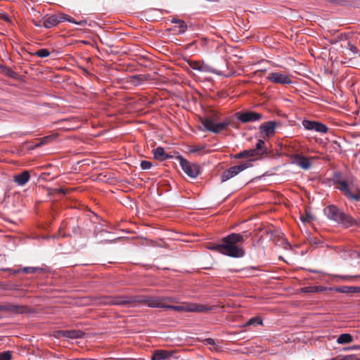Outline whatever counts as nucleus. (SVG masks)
I'll use <instances>...</instances> for the list:
<instances>
[{
    "label": "nucleus",
    "instance_id": "nucleus-1",
    "mask_svg": "<svg viewBox=\"0 0 360 360\" xmlns=\"http://www.w3.org/2000/svg\"><path fill=\"white\" fill-rule=\"evenodd\" d=\"M244 236L240 233H231L221 240L223 255L231 257H242L245 250L242 247Z\"/></svg>",
    "mask_w": 360,
    "mask_h": 360
},
{
    "label": "nucleus",
    "instance_id": "nucleus-2",
    "mask_svg": "<svg viewBox=\"0 0 360 360\" xmlns=\"http://www.w3.org/2000/svg\"><path fill=\"white\" fill-rule=\"evenodd\" d=\"M324 213L331 220L338 224H342L345 227L349 228L353 225L360 226L354 219L350 216L345 214L335 205H329L324 209Z\"/></svg>",
    "mask_w": 360,
    "mask_h": 360
},
{
    "label": "nucleus",
    "instance_id": "nucleus-3",
    "mask_svg": "<svg viewBox=\"0 0 360 360\" xmlns=\"http://www.w3.org/2000/svg\"><path fill=\"white\" fill-rule=\"evenodd\" d=\"M165 309H170L177 311H191V312H206L211 309L206 305L198 304L195 303H185L182 305L174 306L165 304Z\"/></svg>",
    "mask_w": 360,
    "mask_h": 360
},
{
    "label": "nucleus",
    "instance_id": "nucleus-4",
    "mask_svg": "<svg viewBox=\"0 0 360 360\" xmlns=\"http://www.w3.org/2000/svg\"><path fill=\"white\" fill-rule=\"evenodd\" d=\"M182 170L191 178L195 179L200 174V167L198 164L191 162L181 156H178Z\"/></svg>",
    "mask_w": 360,
    "mask_h": 360
},
{
    "label": "nucleus",
    "instance_id": "nucleus-5",
    "mask_svg": "<svg viewBox=\"0 0 360 360\" xmlns=\"http://www.w3.org/2000/svg\"><path fill=\"white\" fill-rule=\"evenodd\" d=\"M136 300L137 297L132 296H109L103 298V303L104 304L126 305L136 302Z\"/></svg>",
    "mask_w": 360,
    "mask_h": 360
},
{
    "label": "nucleus",
    "instance_id": "nucleus-6",
    "mask_svg": "<svg viewBox=\"0 0 360 360\" xmlns=\"http://www.w3.org/2000/svg\"><path fill=\"white\" fill-rule=\"evenodd\" d=\"M202 124L207 131L219 133L225 129L229 124V122L224 121L220 123H216L213 118L207 117L202 120Z\"/></svg>",
    "mask_w": 360,
    "mask_h": 360
},
{
    "label": "nucleus",
    "instance_id": "nucleus-7",
    "mask_svg": "<svg viewBox=\"0 0 360 360\" xmlns=\"http://www.w3.org/2000/svg\"><path fill=\"white\" fill-rule=\"evenodd\" d=\"M338 188L348 198L355 200H360V191L358 188H350L346 181H339L337 182Z\"/></svg>",
    "mask_w": 360,
    "mask_h": 360
},
{
    "label": "nucleus",
    "instance_id": "nucleus-8",
    "mask_svg": "<svg viewBox=\"0 0 360 360\" xmlns=\"http://www.w3.org/2000/svg\"><path fill=\"white\" fill-rule=\"evenodd\" d=\"M251 164L248 162H243L238 165L233 166L230 167L229 169L224 171L221 176V181H226L231 178L234 177L237 174H238L242 171L248 168Z\"/></svg>",
    "mask_w": 360,
    "mask_h": 360
},
{
    "label": "nucleus",
    "instance_id": "nucleus-9",
    "mask_svg": "<svg viewBox=\"0 0 360 360\" xmlns=\"http://www.w3.org/2000/svg\"><path fill=\"white\" fill-rule=\"evenodd\" d=\"M266 80L279 84H290L292 83L290 77L282 72H270L266 77Z\"/></svg>",
    "mask_w": 360,
    "mask_h": 360
},
{
    "label": "nucleus",
    "instance_id": "nucleus-10",
    "mask_svg": "<svg viewBox=\"0 0 360 360\" xmlns=\"http://www.w3.org/2000/svg\"><path fill=\"white\" fill-rule=\"evenodd\" d=\"M236 116L243 123L257 121L262 117V114L253 111L238 112L236 113Z\"/></svg>",
    "mask_w": 360,
    "mask_h": 360
},
{
    "label": "nucleus",
    "instance_id": "nucleus-11",
    "mask_svg": "<svg viewBox=\"0 0 360 360\" xmlns=\"http://www.w3.org/2000/svg\"><path fill=\"white\" fill-rule=\"evenodd\" d=\"M136 302L145 303L149 307L165 308V304L162 297H145L143 298H138Z\"/></svg>",
    "mask_w": 360,
    "mask_h": 360
},
{
    "label": "nucleus",
    "instance_id": "nucleus-12",
    "mask_svg": "<svg viewBox=\"0 0 360 360\" xmlns=\"http://www.w3.org/2000/svg\"><path fill=\"white\" fill-rule=\"evenodd\" d=\"M302 125L307 130H314L322 134H326L328 130L325 124L315 121L305 120L302 121Z\"/></svg>",
    "mask_w": 360,
    "mask_h": 360
},
{
    "label": "nucleus",
    "instance_id": "nucleus-13",
    "mask_svg": "<svg viewBox=\"0 0 360 360\" xmlns=\"http://www.w3.org/2000/svg\"><path fill=\"white\" fill-rule=\"evenodd\" d=\"M276 122L269 121L265 122L259 127V131L262 136L265 139L266 137L272 136L275 134Z\"/></svg>",
    "mask_w": 360,
    "mask_h": 360
},
{
    "label": "nucleus",
    "instance_id": "nucleus-14",
    "mask_svg": "<svg viewBox=\"0 0 360 360\" xmlns=\"http://www.w3.org/2000/svg\"><path fill=\"white\" fill-rule=\"evenodd\" d=\"M188 64L192 69L200 72H214V70L212 68L206 64L201 63L200 61L188 60Z\"/></svg>",
    "mask_w": 360,
    "mask_h": 360
},
{
    "label": "nucleus",
    "instance_id": "nucleus-15",
    "mask_svg": "<svg viewBox=\"0 0 360 360\" xmlns=\"http://www.w3.org/2000/svg\"><path fill=\"white\" fill-rule=\"evenodd\" d=\"M175 353L174 350H155L153 352L151 360H166L169 359Z\"/></svg>",
    "mask_w": 360,
    "mask_h": 360
},
{
    "label": "nucleus",
    "instance_id": "nucleus-16",
    "mask_svg": "<svg viewBox=\"0 0 360 360\" xmlns=\"http://www.w3.org/2000/svg\"><path fill=\"white\" fill-rule=\"evenodd\" d=\"M56 18H57V22L58 24L61 22L68 21L70 22L77 24L81 26H85L87 24L86 20H80L79 22L76 21L75 19L71 18L67 14L65 13H58L57 15H55Z\"/></svg>",
    "mask_w": 360,
    "mask_h": 360
},
{
    "label": "nucleus",
    "instance_id": "nucleus-17",
    "mask_svg": "<svg viewBox=\"0 0 360 360\" xmlns=\"http://www.w3.org/2000/svg\"><path fill=\"white\" fill-rule=\"evenodd\" d=\"M293 162L304 169L310 168L311 163L307 158L297 155L294 157Z\"/></svg>",
    "mask_w": 360,
    "mask_h": 360
},
{
    "label": "nucleus",
    "instance_id": "nucleus-18",
    "mask_svg": "<svg viewBox=\"0 0 360 360\" xmlns=\"http://www.w3.org/2000/svg\"><path fill=\"white\" fill-rule=\"evenodd\" d=\"M3 311L15 314H23L26 311V307L22 305L6 304H3Z\"/></svg>",
    "mask_w": 360,
    "mask_h": 360
},
{
    "label": "nucleus",
    "instance_id": "nucleus-19",
    "mask_svg": "<svg viewBox=\"0 0 360 360\" xmlns=\"http://www.w3.org/2000/svg\"><path fill=\"white\" fill-rule=\"evenodd\" d=\"M30 179V175L28 171H23L20 174H15L13 177L14 181L19 186L25 185Z\"/></svg>",
    "mask_w": 360,
    "mask_h": 360
},
{
    "label": "nucleus",
    "instance_id": "nucleus-20",
    "mask_svg": "<svg viewBox=\"0 0 360 360\" xmlns=\"http://www.w3.org/2000/svg\"><path fill=\"white\" fill-rule=\"evenodd\" d=\"M59 333L65 338H68L71 339H77L81 338L84 333L81 330H62L60 331Z\"/></svg>",
    "mask_w": 360,
    "mask_h": 360
},
{
    "label": "nucleus",
    "instance_id": "nucleus-21",
    "mask_svg": "<svg viewBox=\"0 0 360 360\" xmlns=\"http://www.w3.org/2000/svg\"><path fill=\"white\" fill-rule=\"evenodd\" d=\"M153 154L156 160L163 161L169 158V155L165 153L162 147H158L153 150Z\"/></svg>",
    "mask_w": 360,
    "mask_h": 360
},
{
    "label": "nucleus",
    "instance_id": "nucleus-22",
    "mask_svg": "<svg viewBox=\"0 0 360 360\" xmlns=\"http://www.w3.org/2000/svg\"><path fill=\"white\" fill-rule=\"evenodd\" d=\"M335 291L341 293H360V287L341 286L335 289Z\"/></svg>",
    "mask_w": 360,
    "mask_h": 360
},
{
    "label": "nucleus",
    "instance_id": "nucleus-23",
    "mask_svg": "<svg viewBox=\"0 0 360 360\" xmlns=\"http://www.w3.org/2000/svg\"><path fill=\"white\" fill-rule=\"evenodd\" d=\"M57 25V18H56L55 15L49 17L43 22L44 27L48 29L51 28Z\"/></svg>",
    "mask_w": 360,
    "mask_h": 360
},
{
    "label": "nucleus",
    "instance_id": "nucleus-24",
    "mask_svg": "<svg viewBox=\"0 0 360 360\" xmlns=\"http://www.w3.org/2000/svg\"><path fill=\"white\" fill-rule=\"evenodd\" d=\"M353 341L352 336L349 333L341 334L337 339L338 344H347Z\"/></svg>",
    "mask_w": 360,
    "mask_h": 360
},
{
    "label": "nucleus",
    "instance_id": "nucleus-25",
    "mask_svg": "<svg viewBox=\"0 0 360 360\" xmlns=\"http://www.w3.org/2000/svg\"><path fill=\"white\" fill-rule=\"evenodd\" d=\"M175 27L178 29L177 32L179 34L185 32L187 30V25H186L185 22L181 20H176V26Z\"/></svg>",
    "mask_w": 360,
    "mask_h": 360
},
{
    "label": "nucleus",
    "instance_id": "nucleus-26",
    "mask_svg": "<svg viewBox=\"0 0 360 360\" xmlns=\"http://www.w3.org/2000/svg\"><path fill=\"white\" fill-rule=\"evenodd\" d=\"M255 149L259 153L260 155L266 153V148L264 147V141L262 139L258 140L256 143Z\"/></svg>",
    "mask_w": 360,
    "mask_h": 360
},
{
    "label": "nucleus",
    "instance_id": "nucleus-27",
    "mask_svg": "<svg viewBox=\"0 0 360 360\" xmlns=\"http://www.w3.org/2000/svg\"><path fill=\"white\" fill-rule=\"evenodd\" d=\"M262 321L258 317H253L248 320L243 326H255V325H262Z\"/></svg>",
    "mask_w": 360,
    "mask_h": 360
},
{
    "label": "nucleus",
    "instance_id": "nucleus-28",
    "mask_svg": "<svg viewBox=\"0 0 360 360\" xmlns=\"http://www.w3.org/2000/svg\"><path fill=\"white\" fill-rule=\"evenodd\" d=\"M42 269L39 267H25L22 269V272L26 274H32L37 272H41Z\"/></svg>",
    "mask_w": 360,
    "mask_h": 360
},
{
    "label": "nucleus",
    "instance_id": "nucleus-29",
    "mask_svg": "<svg viewBox=\"0 0 360 360\" xmlns=\"http://www.w3.org/2000/svg\"><path fill=\"white\" fill-rule=\"evenodd\" d=\"M35 55L40 58H45L50 55V52L46 49H41L38 50Z\"/></svg>",
    "mask_w": 360,
    "mask_h": 360
},
{
    "label": "nucleus",
    "instance_id": "nucleus-30",
    "mask_svg": "<svg viewBox=\"0 0 360 360\" xmlns=\"http://www.w3.org/2000/svg\"><path fill=\"white\" fill-rule=\"evenodd\" d=\"M207 248L209 250H214V251L218 252H219L221 254H223L221 243L217 244V245H209Z\"/></svg>",
    "mask_w": 360,
    "mask_h": 360
},
{
    "label": "nucleus",
    "instance_id": "nucleus-31",
    "mask_svg": "<svg viewBox=\"0 0 360 360\" xmlns=\"http://www.w3.org/2000/svg\"><path fill=\"white\" fill-rule=\"evenodd\" d=\"M319 287L317 286H309V287H304L302 288V291L304 292H318Z\"/></svg>",
    "mask_w": 360,
    "mask_h": 360
},
{
    "label": "nucleus",
    "instance_id": "nucleus-32",
    "mask_svg": "<svg viewBox=\"0 0 360 360\" xmlns=\"http://www.w3.org/2000/svg\"><path fill=\"white\" fill-rule=\"evenodd\" d=\"M11 352H4L0 353V360H11Z\"/></svg>",
    "mask_w": 360,
    "mask_h": 360
},
{
    "label": "nucleus",
    "instance_id": "nucleus-33",
    "mask_svg": "<svg viewBox=\"0 0 360 360\" xmlns=\"http://www.w3.org/2000/svg\"><path fill=\"white\" fill-rule=\"evenodd\" d=\"M331 360H360V359L354 355H347V356H343L340 359L334 358V359H332Z\"/></svg>",
    "mask_w": 360,
    "mask_h": 360
},
{
    "label": "nucleus",
    "instance_id": "nucleus-34",
    "mask_svg": "<svg viewBox=\"0 0 360 360\" xmlns=\"http://www.w3.org/2000/svg\"><path fill=\"white\" fill-rule=\"evenodd\" d=\"M152 166V163L149 161L143 160L141 162V167L142 169H149Z\"/></svg>",
    "mask_w": 360,
    "mask_h": 360
},
{
    "label": "nucleus",
    "instance_id": "nucleus-35",
    "mask_svg": "<svg viewBox=\"0 0 360 360\" xmlns=\"http://www.w3.org/2000/svg\"><path fill=\"white\" fill-rule=\"evenodd\" d=\"M247 152H248V157H256V156H258V155H261L259 154V153L255 149H250V150H246Z\"/></svg>",
    "mask_w": 360,
    "mask_h": 360
},
{
    "label": "nucleus",
    "instance_id": "nucleus-36",
    "mask_svg": "<svg viewBox=\"0 0 360 360\" xmlns=\"http://www.w3.org/2000/svg\"><path fill=\"white\" fill-rule=\"evenodd\" d=\"M300 219L303 222H309L312 217L310 214L306 212L304 215L301 216Z\"/></svg>",
    "mask_w": 360,
    "mask_h": 360
},
{
    "label": "nucleus",
    "instance_id": "nucleus-37",
    "mask_svg": "<svg viewBox=\"0 0 360 360\" xmlns=\"http://www.w3.org/2000/svg\"><path fill=\"white\" fill-rule=\"evenodd\" d=\"M235 158H238V159H239V158H248L247 150H243V151H242V152H240V153H239L236 154V155H235Z\"/></svg>",
    "mask_w": 360,
    "mask_h": 360
},
{
    "label": "nucleus",
    "instance_id": "nucleus-38",
    "mask_svg": "<svg viewBox=\"0 0 360 360\" xmlns=\"http://www.w3.org/2000/svg\"><path fill=\"white\" fill-rule=\"evenodd\" d=\"M52 139L51 136H44L39 139V141L43 143V145L47 144Z\"/></svg>",
    "mask_w": 360,
    "mask_h": 360
},
{
    "label": "nucleus",
    "instance_id": "nucleus-39",
    "mask_svg": "<svg viewBox=\"0 0 360 360\" xmlns=\"http://www.w3.org/2000/svg\"><path fill=\"white\" fill-rule=\"evenodd\" d=\"M280 240H281V245H283V248L287 250L290 247V245L288 243V242L285 238H281Z\"/></svg>",
    "mask_w": 360,
    "mask_h": 360
},
{
    "label": "nucleus",
    "instance_id": "nucleus-40",
    "mask_svg": "<svg viewBox=\"0 0 360 360\" xmlns=\"http://www.w3.org/2000/svg\"><path fill=\"white\" fill-rule=\"evenodd\" d=\"M347 47L354 54L357 53V48L351 43L347 44Z\"/></svg>",
    "mask_w": 360,
    "mask_h": 360
},
{
    "label": "nucleus",
    "instance_id": "nucleus-41",
    "mask_svg": "<svg viewBox=\"0 0 360 360\" xmlns=\"http://www.w3.org/2000/svg\"><path fill=\"white\" fill-rule=\"evenodd\" d=\"M162 299H164V302H178L177 300L174 297H162Z\"/></svg>",
    "mask_w": 360,
    "mask_h": 360
},
{
    "label": "nucleus",
    "instance_id": "nucleus-42",
    "mask_svg": "<svg viewBox=\"0 0 360 360\" xmlns=\"http://www.w3.org/2000/svg\"><path fill=\"white\" fill-rule=\"evenodd\" d=\"M203 148H204V146H201V147L194 146L190 150V152L191 153H196V152H198V151L202 150Z\"/></svg>",
    "mask_w": 360,
    "mask_h": 360
},
{
    "label": "nucleus",
    "instance_id": "nucleus-43",
    "mask_svg": "<svg viewBox=\"0 0 360 360\" xmlns=\"http://www.w3.org/2000/svg\"><path fill=\"white\" fill-rule=\"evenodd\" d=\"M341 278L345 281H349L350 280L351 278H360V275L359 276H341Z\"/></svg>",
    "mask_w": 360,
    "mask_h": 360
},
{
    "label": "nucleus",
    "instance_id": "nucleus-44",
    "mask_svg": "<svg viewBox=\"0 0 360 360\" xmlns=\"http://www.w3.org/2000/svg\"><path fill=\"white\" fill-rule=\"evenodd\" d=\"M43 146V143H41L39 140L37 143H36L32 148H38Z\"/></svg>",
    "mask_w": 360,
    "mask_h": 360
},
{
    "label": "nucleus",
    "instance_id": "nucleus-45",
    "mask_svg": "<svg viewBox=\"0 0 360 360\" xmlns=\"http://www.w3.org/2000/svg\"><path fill=\"white\" fill-rule=\"evenodd\" d=\"M207 342L209 344V345H214V341L213 339L212 338H208L206 340Z\"/></svg>",
    "mask_w": 360,
    "mask_h": 360
},
{
    "label": "nucleus",
    "instance_id": "nucleus-46",
    "mask_svg": "<svg viewBox=\"0 0 360 360\" xmlns=\"http://www.w3.org/2000/svg\"><path fill=\"white\" fill-rule=\"evenodd\" d=\"M33 22H34V24L35 26H37V27H40L41 26L40 22H37L35 20H34Z\"/></svg>",
    "mask_w": 360,
    "mask_h": 360
},
{
    "label": "nucleus",
    "instance_id": "nucleus-47",
    "mask_svg": "<svg viewBox=\"0 0 360 360\" xmlns=\"http://www.w3.org/2000/svg\"><path fill=\"white\" fill-rule=\"evenodd\" d=\"M57 191H58V193L65 194V191L62 188H58Z\"/></svg>",
    "mask_w": 360,
    "mask_h": 360
},
{
    "label": "nucleus",
    "instance_id": "nucleus-48",
    "mask_svg": "<svg viewBox=\"0 0 360 360\" xmlns=\"http://www.w3.org/2000/svg\"><path fill=\"white\" fill-rule=\"evenodd\" d=\"M179 20V19H175V18H174V19L172 20V22H174V23H176V20Z\"/></svg>",
    "mask_w": 360,
    "mask_h": 360
},
{
    "label": "nucleus",
    "instance_id": "nucleus-49",
    "mask_svg": "<svg viewBox=\"0 0 360 360\" xmlns=\"http://www.w3.org/2000/svg\"><path fill=\"white\" fill-rule=\"evenodd\" d=\"M0 311H3V304H0Z\"/></svg>",
    "mask_w": 360,
    "mask_h": 360
},
{
    "label": "nucleus",
    "instance_id": "nucleus-50",
    "mask_svg": "<svg viewBox=\"0 0 360 360\" xmlns=\"http://www.w3.org/2000/svg\"><path fill=\"white\" fill-rule=\"evenodd\" d=\"M258 72H265V70H258Z\"/></svg>",
    "mask_w": 360,
    "mask_h": 360
},
{
    "label": "nucleus",
    "instance_id": "nucleus-51",
    "mask_svg": "<svg viewBox=\"0 0 360 360\" xmlns=\"http://www.w3.org/2000/svg\"><path fill=\"white\" fill-rule=\"evenodd\" d=\"M139 77H134V79H138Z\"/></svg>",
    "mask_w": 360,
    "mask_h": 360
}]
</instances>
